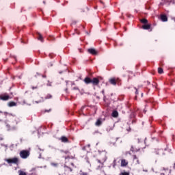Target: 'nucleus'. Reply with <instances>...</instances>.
I'll return each mask as SVG.
<instances>
[{"label": "nucleus", "mask_w": 175, "mask_h": 175, "mask_svg": "<svg viewBox=\"0 0 175 175\" xmlns=\"http://www.w3.org/2000/svg\"><path fill=\"white\" fill-rule=\"evenodd\" d=\"M85 84H92L94 86L99 85V79L94 77L92 79L90 77H86L83 80Z\"/></svg>", "instance_id": "1"}, {"label": "nucleus", "mask_w": 175, "mask_h": 175, "mask_svg": "<svg viewBox=\"0 0 175 175\" xmlns=\"http://www.w3.org/2000/svg\"><path fill=\"white\" fill-rule=\"evenodd\" d=\"M19 155L22 159H27L31 155V152L29 150H23L20 152Z\"/></svg>", "instance_id": "2"}, {"label": "nucleus", "mask_w": 175, "mask_h": 175, "mask_svg": "<svg viewBox=\"0 0 175 175\" xmlns=\"http://www.w3.org/2000/svg\"><path fill=\"white\" fill-rule=\"evenodd\" d=\"M110 84H111L112 85H120L121 84V79H120V78H116V77H113V78H111L109 80Z\"/></svg>", "instance_id": "3"}, {"label": "nucleus", "mask_w": 175, "mask_h": 175, "mask_svg": "<svg viewBox=\"0 0 175 175\" xmlns=\"http://www.w3.org/2000/svg\"><path fill=\"white\" fill-rule=\"evenodd\" d=\"M5 161L8 163H14V165H18V158L17 157H14L12 159H6Z\"/></svg>", "instance_id": "4"}, {"label": "nucleus", "mask_w": 175, "mask_h": 175, "mask_svg": "<svg viewBox=\"0 0 175 175\" xmlns=\"http://www.w3.org/2000/svg\"><path fill=\"white\" fill-rule=\"evenodd\" d=\"M88 53L92 54V55H98V51L94 49V48H90L88 49Z\"/></svg>", "instance_id": "5"}, {"label": "nucleus", "mask_w": 175, "mask_h": 175, "mask_svg": "<svg viewBox=\"0 0 175 175\" xmlns=\"http://www.w3.org/2000/svg\"><path fill=\"white\" fill-rule=\"evenodd\" d=\"M1 100H9L10 99V96L8 94H3L0 96Z\"/></svg>", "instance_id": "6"}, {"label": "nucleus", "mask_w": 175, "mask_h": 175, "mask_svg": "<svg viewBox=\"0 0 175 175\" xmlns=\"http://www.w3.org/2000/svg\"><path fill=\"white\" fill-rule=\"evenodd\" d=\"M59 140H61L62 143H69V139L66 136H62Z\"/></svg>", "instance_id": "7"}, {"label": "nucleus", "mask_w": 175, "mask_h": 175, "mask_svg": "<svg viewBox=\"0 0 175 175\" xmlns=\"http://www.w3.org/2000/svg\"><path fill=\"white\" fill-rule=\"evenodd\" d=\"M142 29H145L148 31V29H151V25L147 23L146 25H144L142 26Z\"/></svg>", "instance_id": "8"}, {"label": "nucleus", "mask_w": 175, "mask_h": 175, "mask_svg": "<svg viewBox=\"0 0 175 175\" xmlns=\"http://www.w3.org/2000/svg\"><path fill=\"white\" fill-rule=\"evenodd\" d=\"M121 166H122V167L128 166V161L125 159H122L121 160Z\"/></svg>", "instance_id": "9"}, {"label": "nucleus", "mask_w": 175, "mask_h": 175, "mask_svg": "<svg viewBox=\"0 0 175 175\" xmlns=\"http://www.w3.org/2000/svg\"><path fill=\"white\" fill-rule=\"evenodd\" d=\"M161 21L166 22L167 21V16L165 14H161L160 16Z\"/></svg>", "instance_id": "10"}, {"label": "nucleus", "mask_w": 175, "mask_h": 175, "mask_svg": "<svg viewBox=\"0 0 175 175\" xmlns=\"http://www.w3.org/2000/svg\"><path fill=\"white\" fill-rule=\"evenodd\" d=\"M8 105L9 107H13L14 106H17V103H16L14 101H11L8 103Z\"/></svg>", "instance_id": "11"}, {"label": "nucleus", "mask_w": 175, "mask_h": 175, "mask_svg": "<svg viewBox=\"0 0 175 175\" xmlns=\"http://www.w3.org/2000/svg\"><path fill=\"white\" fill-rule=\"evenodd\" d=\"M140 23H142V24H144V25H146V24H148V20H147L146 18H142L140 19Z\"/></svg>", "instance_id": "12"}, {"label": "nucleus", "mask_w": 175, "mask_h": 175, "mask_svg": "<svg viewBox=\"0 0 175 175\" xmlns=\"http://www.w3.org/2000/svg\"><path fill=\"white\" fill-rule=\"evenodd\" d=\"M112 117H113V118H117V117H118V111H113L112 113H111Z\"/></svg>", "instance_id": "13"}, {"label": "nucleus", "mask_w": 175, "mask_h": 175, "mask_svg": "<svg viewBox=\"0 0 175 175\" xmlns=\"http://www.w3.org/2000/svg\"><path fill=\"white\" fill-rule=\"evenodd\" d=\"M133 162H135L137 165H139V163H140V161H139V159H137V157L136 155H133Z\"/></svg>", "instance_id": "14"}, {"label": "nucleus", "mask_w": 175, "mask_h": 175, "mask_svg": "<svg viewBox=\"0 0 175 175\" xmlns=\"http://www.w3.org/2000/svg\"><path fill=\"white\" fill-rule=\"evenodd\" d=\"M95 125L96 126H100V125H102V120H100V119H98L95 123Z\"/></svg>", "instance_id": "15"}, {"label": "nucleus", "mask_w": 175, "mask_h": 175, "mask_svg": "<svg viewBox=\"0 0 175 175\" xmlns=\"http://www.w3.org/2000/svg\"><path fill=\"white\" fill-rule=\"evenodd\" d=\"M158 73H159V75H162V73H163V68L159 67V68H158Z\"/></svg>", "instance_id": "16"}, {"label": "nucleus", "mask_w": 175, "mask_h": 175, "mask_svg": "<svg viewBox=\"0 0 175 175\" xmlns=\"http://www.w3.org/2000/svg\"><path fill=\"white\" fill-rule=\"evenodd\" d=\"M38 40H41V42H43V36H42V34L38 33Z\"/></svg>", "instance_id": "17"}, {"label": "nucleus", "mask_w": 175, "mask_h": 175, "mask_svg": "<svg viewBox=\"0 0 175 175\" xmlns=\"http://www.w3.org/2000/svg\"><path fill=\"white\" fill-rule=\"evenodd\" d=\"M19 175H27V173L23 170H19L18 171Z\"/></svg>", "instance_id": "18"}, {"label": "nucleus", "mask_w": 175, "mask_h": 175, "mask_svg": "<svg viewBox=\"0 0 175 175\" xmlns=\"http://www.w3.org/2000/svg\"><path fill=\"white\" fill-rule=\"evenodd\" d=\"M51 98H53V96L51 94H47L45 96V99H51Z\"/></svg>", "instance_id": "19"}, {"label": "nucleus", "mask_w": 175, "mask_h": 175, "mask_svg": "<svg viewBox=\"0 0 175 175\" xmlns=\"http://www.w3.org/2000/svg\"><path fill=\"white\" fill-rule=\"evenodd\" d=\"M64 169H68L70 172H73V169L70 168V167H68L66 165H64Z\"/></svg>", "instance_id": "20"}, {"label": "nucleus", "mask_w": 175, "mask_h": 175, "mask_svg": "<svg viewBox=\"0 0 175 175\" xmlns=\"http://www.w3.org/2000/svg\"><path fill=\"white\" fill-rule=\"evenodd\" d=\"M116 166H117V163H116V160H113V167H116Z\"/></svg>", "instance_id": "21"}, {"label": "nucleus", "mask_w": 175, "mask_h": 175, "mask_svg": "<svg viewBox=\"0 0 175 175\" xmlns=\"http://www.w3.org/2000/svg\"><path fill=\"white\" fill-rule=\"evenodd\" d=\"M120 175H130L129 172H122Z\"/></svg>", "instance_id": "22"}, {"label": "nucleus", "mask_w": 175, "mask_h": 175, "mask_svg": "<svg viewBox=\"0 0 175 175\" xmlns=\"http://www.w3.org/2000/svg\"><path fill=\"white\" fill-rule=\"evenodd\" d=\"M72 90H73L74 91H80V89H79V88H77V87H74V88H72Z\"/></svg>", "instance_id": "23"}, {"label": "nucleus", "mask_w": 175, "mask_h": 175, "mask_svg": "<svg viewBox=\"0 0 175 175\" xmlns=\"http://www.w3.org/2000/svg\"><path fill=\"white\" fill-rule=\"evenodd\" d=\"M81 173H80V175H88V173L87 172H82V171H80Z\"/></svg>", "instance_id": "24"}, {"label": "nucleus", "mask_w": 175, "mask_h": 175, "mask_svg": "<svg viewBox=\"0 0 175 175\" xmlns=\"http://www.w3.org/2000/svg\"><path fill=\"white\" fill-rule=\"evenodd\" d=\"M35 103H42V102H43V99H41L40 100H38V101H34Z\"/></svg>", "instance_id": "25"}, {"label": "nucleus", "mask_w": 175, "mask_h": 175, "mask_svg": "<svg viewBox=\"0 0 175 175\" xmlns=\"http://www.w3.org/2000/svg\"><path fill=\"white\" fill-rule=\"evenodd\" d=\"M135 94L139 95V91L137 90V88H135Z\"/></svg>", "instance_id": "26"}, {"label": "nucleus", "mask_w": 175, "mask_h": 175, "mask_svg": "<svg viewBox=\"0 0 175 175\" xmlns=\"http://www.w3.org/2000/svg\"><path fill=\"white\" fill-rule=\"evenodd\" d=\"M75 31V33H77V35H80V31H79V30L76 29Z\"/></svg>", "instance_id": "27"}, {"label": "nucleus", "mask_w": 175, "mask_h": 175, "mask_svg": "<svg viewBox=\"0 0 175 175\" xmlns=\"http://www.w3.org/2000/svg\"><path fill=\"white\" fill-rule=\"evenodd\" d=\"M101 94H103L104 98H106V96H105V90H103L101 91Z\"/></svg>", "instance_id": "28"}, {"label": "nucleus", "mask_w": 175, "mask_h": 175, "mask_svg": "<svg viewBox=\"0 0 175 175\" xmlns=\"http://www.w3.org/2000/svg\"><path fill=\"white\" fill-rule=\"evenodd\" d=\"M31 88H32V90H36V89H38V86H36V87L33 86Z\"/></svg>", "instance_id": "29"}, {"label": "nucleus", "mask_w": 175, "mask_h": 175, "mask_svg": "<svg viewBox=\"0 0 175 175\" xmlns=\"http://www.w3.org/2000/svg\"><path fill=\"white\" fill-rule=\"evenodd\" d=\"M131 131H132V129H131V127H129V129H127V131L131 132Z\"/></svg>", "instance_id": "30"}, {"label": "nucleus", "mask_w": 175, "mask_h": 175, "mask_svg": "<svg viewBox=\"0 0 175 175\" xmlns=\"http://www.w3.org/2000/svg\"><path fill=\"white\" fill-rule=\"evenodd\" d=\"M50 111H51V109H49V110H45V113H50Z\"/></svg>", "instance_id": "31"}, {"label": "nucleus", "mask_w": 175, "mask_h": 175, "mask_svg": "<svg viewBox=\"0 0 175 175\" xmlns=\"http://www.w3.org/2000/svg\"><path fill=\"white\" fill-rule=\"evenodd\" d=\"M12 58H14V59H15V61H17V58L16 57V56H12Z\"/></svg>", "instance_id": "32"}, {"label": "nucleus", "mask_w": 175, "mask_h": 175, "mask_svg": "<svg viewBox=\"0 0 175 175\" xmlns=\"http://www.w3.org/2000/svg\"><path fill=\"white\" fill-rule=\"evenodd\" d=\"M71 166H72L73 167H76L75 166V163H71Z\"/></svg>", "instance_id": "33"}, {"label": "nucleus", "mask_w": 175, "mask_h": 175, "mask_svg": "<svg viewBox=\"0 0 175 175\" xmlns=\"http://www.w3.org/2000/svg\"><path fill=\"white\" fill-rule=\"evenodd\" d=\"M97 162H98V163H100V160H97Z\"/></svg>", "instance_id": "34"}, {"label": "nucleus", "mask_w": 175, "mask_h": 175, "mask_svg": "<svg viewBox=\"0 0 175 175\" xmlns=\"http://www.w3.org/2000/svg\"><path fill=\"white\" fill-rule=\"evenodd\" d=\"M79 51L80 53H81V49H79Z\"/></svg>", "instance_id": "35"}, {"label": "nucleus", "mask_w": 175, "mask_h": 175, "mask_svg": "<svg viewBox=\"0 0 175 175\" xmlns=\"http://www.w3.org/2000/svg\"><path fill=\"white\" fill-rule=\"evenodd\" d=\"M8 61V59H4V62H6Z\"/></svg>", "instance_id": "36"}, {"label": "nucleus", "mask_w": 175, "mask_h": 175, "mask_svg": "<svg viewBox=\"0 0 175 175\" xmlns=\"http://www.w3.org/2000/svg\"><path fill=\"white\" fill-rule=\"evenodd\" d=\"M70 158H71L72 159H73L75 158V157L72 156Z\"/></svg>", "instance_id": "37"}, {"label": "nucleus", "mask_w": 175, "mask_h": 175, "mask_svg": "<svg viewBox=\"0 0 175 175\" xmlns=\"http://www.w3.org/2000/svg\"><path fill=\"white\" fill-rule=\"evenodd\" d=\"M42 77H46V75H42Z\"/></svg>", "instance_id": "38"}, {"label": "nucleus", "mask_w": 175, "mask_h": 175, "mask_svg": "<svg viewBox=\"0 0 175 175\" xmlns=\"http://www.w3.org/2000/svg\"><path fill=\"white\" fill-rule=\"evenodd\" d=\"M72 85H75V83H72Z\"/></svg>", "instance_id": "39"}, {"label": "nucleus", "mask_w": 175, "mask_h": 175, "mask_svg": "<svg viewBox=\"0 0 175 175\" xmlns=\"http://www.w3.org/2000/svg\"><path fill=\"white\" fill-rule=\"evenodd\" d=\"M101 165L103 166V163H101Z\"/></svg>", "instance_id": "40"}, {"label": "nucleus", "mask_w": 175, "mask_h": 175, "mask_svg": "<svg viewBox=\"0 0 175 175\" xmlns=\"http://www.w3.org/2000/svg\"><path fill=\"white\" fill-rule=\"evenodd\" d=\"M142 96H143V93H142Z\"/></svg>", "instance_id": "41"}]
</instances>
